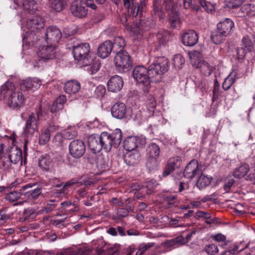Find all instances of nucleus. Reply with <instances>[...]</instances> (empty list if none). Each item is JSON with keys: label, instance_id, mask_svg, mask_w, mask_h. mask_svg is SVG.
<instances>
[{"label": "nucleus", "instance_id": "nucleus-56", "mask_svg": "<svg viewBox=\"0 0 255 255\" xmlns=\"http://www.w3.org/2000/svg\"><path fill=\"white\" fill-rule=\"evenodd\" d=\"M212 239L218 242H222V246H227L229 243V241H226V236L221 234H218L212 236Z\"/></svg>", "mask_w": 255, "mask_h": 255}, {"label": "nucleus", "instance_id": "nucleus-4", "mask_svg": "<svg viewBox=\"0 0 255 255\" xmlns=\"http://www.w3.org/2000/svg\"><path fill=\"white\" fill-rule=\"evenodd\" d=\"M132 75L136 82L142 85L144 92L148 93L150 88V83L147 69L143 66H136L133 70Z\"/></svg>", "mask_w": 255, "mask_h": 255}, {"label": "nucleus", "instance_id": "nucleus-45", "mask_svg": "<svg viewBox=\"0 0 255 255\" xmlns=\"http://www.w3.org/2000/svg\"><path fill=\"white\" fill-rule=\"evenodd\" d=\"M185 63V59L181 54H176L174 56L173 59V64L177 69L181 68L182 65Z\"/></svg>", "mask_w": 255, "mask_h": 255}, {"label": "nucleus", "instance_id": "nucleus-54", "mask_svg": "<svg viewBox=\"0 0 255 255\" xmlns=\"http://www.w3.org/2000/svg\"><path fill=\"white\" fill-rule=\"evenodd\" d=\"M235 79L234 77L228 76L224 80L222 88L224 90H228L229 89L232 85L235 83Z\"/></svg>", "mask_w": 255, "mask_h": 255}, {"label": "nucleus", "instance_id": "nucleus-22", "mask_svg": "<svg viewBox=\"0 0 255 255\" xmlns=\"http://www.w3.org/2000/svg\"><path fill=\"white\" fill-rule=\"evenodd\" d=\"M148 0H139V3L135 1L134 8L130 9V15L132 17H135L139 15L141 17L142 16L143 12L145 11L146 6L148 4Z\"/></svg>", "mask_w": 255, "mask_h": 255}, {"label": "nucleus", "instance_id": "nucleus-39", "mask_svg": "<svg viewBox=\"0 0 255 255\" xmlns=\"http://www.w3.org/2000/svg\"><path fill=\"white\" fill-rule=\"evenodd\" d=\"M241 10L247 16H255V5L254 4H246L242 7Z\"/></svg>", "mask_w": 255, "mask_h": 255}, {"label": "nucleus", "instance_id": "nucleus-41", "mask_svg": "<svg viewBox=\"0 0 255 255\" xmlns=\"http://www.w3.org/2000/svg\"><path fill=\"white\" fill-rule=\"evenodd\" d=\"M206 255H215L218 252V249L214 244H209L205 246L202 250Z\"/></svg>", "mask_w": 255, "mask_h": 255}, {"label": "nucleus", "instance_id": "nucleus-23", "mask_svg": "<svg viewBox=\"0 0 255 255\" xmlns=\"http://www.w3.org/2000/svg\"><path fill=\"white\" fill-rule=\"evenodd\" d=\"M234 26V22L231 19L226 18L223 21H221L217 24V28L219 31L223 32L227 36H228Z\"/></svg>", "mask_w": 255, "mask_h": 255}, {"label": "nucleus", "instance_id": "nucleus-57", "mask_svg": "<svg viewBox=\"0 0 255 255\" xmlns=\"http://www.w3.org/2000/svg\"><path fill=\"white\" fill-rule=\"evenodd\" d=\"M20 197V193L17 191H13L6 195L5 199L11 202L17 200Z\"/></svg>", "mask_w": 255, "mask_h": 255}, {"label": "nucleus", "instance_id": "nucleus-8", "mask_svg": "<svg viewBox=\"0 0 255 255\" xmlns=\"http://www.w3.org/2000/svg\"><path fill=\"white\" fill-rule=\"evenodd\" d=\"M69 150L70 155L75 158L82 156L86 150L84 141L80 139L72 140L69 144Z\"/></svg>", "mask_w": 255, "mask_h": 255}, {"label": "nucleus", "instance_id": "nucleus-46", "mask_svg": "<svg viewBox=\"0 0 255 255\" xmlns=\"http://www.w3.org/2000/svg\"><path fill=\"white\" fill-rule=\"evenodd\" d=\"M0 167L1 169H3V170H6L10 169L12 162H11V160L10 159L8 156H3V157H0Z\"/></svg>", "mask_w": 255, "mask_h": 255}, {"label": "nucleus", "instance_id": "nucleus-9", "mask_svg": "<svg viewBox=\"0 0 255 255\" xmlns=\"http://www.w3.org/2000/svg\"><path fill=\"white\" fill-rule=\"evenodd\" d=\"M24 102L23 94L14 90L7 98V104L11 108L19 109L24 104Z\"/></svg>", "mask_w": 255, "mask_h": 255}, {"label": "nucleus", "instance_id": "nucleus-63", "mask_svg": "<svg viewBox=\"0 0 255 255\" xmlns=\"http://www.w3.org/2000/svg\"><path fill=\"white\" fill-rule=\"evenodd\" d=\"M247 52H248V50L243 47L237 48L236 50L237 58L238 60H243Z\"/></svg>", "mask_w": 255, "mask_h": 255}, {"label": "nucleus", "instance_id": "nucleus-64", "mask_svg": "<svg viewBox=\"0 0 255 255\" xmlns=\"http://www.w3.org/2000/svg\"><path fill=\"white\" fill-rule=\"evenodd\" d=\"M200 5L203 7L208 12H212L213 11V6L211 3L205 0H199Z\"/></svg>", "mask_w": 255, "mask_h": 255}, {"label": "nucleus", "instance_id": "nucleus-40", "mask_svg": "<svg viewBox=\"0 0 255 255\" xmlns=\"http://www.w3.org/2000/svg\"><path fill=\"white\" fill-rule=\"evenodd\" d=\"M50 136L44 128L42 129L39 135V143L42 145H45L49 141Z\"/></svg>", "mask_w": 255, "mask_h": 255}, {"label": "nucleus", "instance_id": "nucleus-37", "mask_svg": "<svg viewBox=\"0 0 255 255\" xmlns=\"http://www.w3.org/2000/svg\"><path fill=\"white\" fill-rule=\"evenodd\" d=\"M212 180V177L202 174L197 181V185L199 188H203L210 184Z\"/></svg>", "mask_w": 255, "mask_h": 255}, {"label": "nucleus", "instance_id": "nucleus-25", "mask_svg": "<svg viewBox=\"0 0 255 255\" xmlns=\"http://www.w3.org/2000/svg\"><path fill=\"white\" fill-rule=\"evenodd\" d=\"M80 89V84L77 81L71 80L66 82L64 86L65 92L69 94L76 93Z\"/></svg>", "mask_w": 255, "mask_h": 255}, {"label": "nucleus", "instance_id": "nucleus-30", "mask_svg": "<svg viewBox=\"0 0 255 255\" xmlns=\"http://www.w3.org/2000/svg\"><path fill=\"white\" fill-rule=\"evenodd\" d=\"M146 151L147 156L158 158L160 149L158 145L155 143H151L148 145Z\"/></svg>", "mask_w": 255, "mask_h": 255}, {"label": "nucleus", "instance_id": "nucleus-28", "mask_svg": "<svg viewBox=\"0 0 255 255\" xmlns=\"http://www.w3.org/2000/svg\"><path fill=\"white\" fill-rule=\"evenodd\" d=\"M227 37L223 32L219 31L218 28L213 30L211 34V39L213 43L216 44L221 43Z\"/></svg>", "mask_w": 255, "mask_h": 255}, {"label": "nucleus", "instance_id": "nucleus-2", "mask_svg": "<svg viewBox=\"0 0 255 255\" xmlns=\"http://www.w3.org/2000/svg\"><path fill=\"white\" fill-rule=\"evenodd\" d=\"M72 48L75 60L83 61V64L85 66H88L93 62V57L90 53V47L89 43L80 44L74 41Z\"/></svg>", "mask_w": 255, "mask_h": 255}, {"label": "nucleus", "instance_id": "nucleus-32", "mask_svg": "<svg viewBox=\"0 0 255 255\" xmlns=\"http://www.w3.org/2000/svg\"><path fill=\"white\" fill-rule=\"evenodd\" d=\"M50 8L56 12L62 11L66 5L65 0H51L49 2Z\"/></svg>", "mask_w": 255, "mask_h": 255}, {"label": "nucleus", "instance_id": "nucleus-36", "mask_svg": "<svg viewBox=\"0 0 255 255\" xmlns=\"http://www.w3.org/2000/svg\"><path fill=\"white\" fill-rule=\"evenodd\" d=\"M23 8L29 13H33L37 9V5L34 0H23Z\"/></svg>", "mask_w": 255, "mask_h": 255}, {"label": "nucleus", "instance_id": "nucleus-62", "mask_svg": "<svg viewBox=\"0 0 255 255\" xmlns=\"http://www.w3.org/2000/svg\"><path fill=\"white\" fill-rule=\"evenodd\" d=\"M63 134L65 139H72L77 136V132L74 129H71L65 131Z\"/></svg>", "mask_w": 255, "mask_h": 255}, {"label": "nucleus", "instance_id": "nucleus-11", "mask_svg": "<svg viewBox=\"0 0 255 255\" xmlns=\"http://www.w3.org/2000/svg\"><path fill=\"white\" fill-rule=\"evenodd\" d=\"M44 25L43 18L38 15L34 16L32 18L28 19L26 22V26L29 31L33 32L43 28Z\"/></svg>", "mask_w": 255, "mask_h": 255}, {"label": "nucleus", "instance_id": "nucleus-5", "mask_svg": "<svg viewBox=\"0 0 255 255\" xmlns=\"http://www.w3.org/2000/svg\"><path fill=\"white\" fill-rule=\"evenodd\" d=\"M114 62L117 70L120 72L128 71L132 66L130 56L126 51L123 49L116 53Z\"/></svg>", "mask_w": 255, "mask_h": 255}, {"label": "nucleus", "instance_id": "nucleus-61", "mask_svg": "<svg viewBox=\"0 0 255 255\" xmlns=\"http://www.w3.org/2000/svg\"><path fill=\"white\" fill-rule=\"evenodd\" d=\"M141 187H142L137 183H133L130 187L129 192H133L134 196L137 198H139L141 196L139 194L138 191L141 189Z\"/></svg>", "mask_w": 255, "mask_h": 255}, {"label": "nucleus", "instance_id": "nucleus-34", "mask_svg": "<svg viewBox=\"0 0 255 255\" xmlns=\"http://www.w3.org/2000/svg\"><path fill=\"white\" fill-rule=\"evenodd\" d=\"M198 68H199L201 72L205 76H209L212 71V67L205 61H201L198 63Z\"/></svg>", "mask_w": 255, "mask_h": 255}, {"label": "nucleus", "instance_id": "nucleus-6", "mask_svg": "<svg viewBox=\"0 0 255 255\" xmlns=\"http://www.w3.org/2000/svg\"><path fill=\"white\" fill-rule=\"evenodd\" d=\"M164 4L168 13V20L170 26L173 28L179 27L181 20L175 8L173 0H165Z\"/></svg>", "mask_w": 255, "mask_h": 255}, {"label": "nucleus", "instance_id": "nucleus-53", "mask_svg": "<svg viewBox=\"0 0 255 255\" xmlns=\"http://www.w3.org/2000/svg\"><path fill=\"white\" fill-rule=\"evenodd\" d=\"M113 44V48H124L126 45L125 40L122 36L116 37Z\"/></svg>", "mask_w": 255, "mask_h": 255}, {"label": "nucleus", "instance_id": "nucleus-31", "mask_svg": "<svg viewBox=\"0 0 255 255\" xmlns=\"http://www.w3.org/2000/svg\"><path fill=\"white\" fill-rule=\"evenodd\" d=\"M39 166L44 170H48L52 166V160L49 155H41L39 158Z\"/></svg>", "mask_w": 255, "mask_h": 255}, {"label": "nucleus", "instance_id": "nucleus-47", "mask_svg": "<svg viewBox=\"0 0 255 255\" xmlns=\"http://www.w3.org/2000/svg\"><path fill=\"white\" fill-rule=\"evenodd\" d=\"M242 47L247 49L248 51H251L253 48V43L248 36H245L242 39Z\"/></svg>", "mask_w": 255, "mask_h": 255}, {"label": "nucleus", "instance_id": "nucleus-51", "mask_svg": "<svg viewBox=\"0 0 255 255\" xmlns=\"http://www.w3.org/2000/svg\"><path fill=\"white\" fill-rule=\"evenodd\" d=\"M225 248L228 249V250L225 251V252H229L230 253V255H238L239 253L243 252L244 250V249H239V246L237 244H234L232 246L229 248L225 246Z\"/></svg>", "mask_w": 255, "mask_h": 255}, {"label": "nucleus", "instance_id": "nucleus-44", "mask_svg": "<svg viewBox=\"0 0 255 255\" xmlns=\"http://www.w3.org/2000/svg\"><path fill=\"white\" fill-rule=\"evenodd\" d=\"M182 163V160L179 156H175L170 158L167 163L170 167L175 170V168H179Z\"/></svg>", "mask_w": 255, "mask_h": 255}, {"label": "nucleus", "instance_id": "nucleus-33", "mask_svg": "<svg viewBox=\"0 0 255 255\" xmlns=\"http://www.w3.org/2000/svg\"><path fill=\"white\" fill-rule=\"evenodd\" d=\"M249 170L250 167L249 165L247 164H244L235 170L233 173V175L235 178H242L246 175V174L249 171Z\"/></svg>", "mask_w": 255, "mask_h": 255}, {"label": "nucleus", "instance_id": "nucleus-35", "mask_svg": "<svg viewBox=\"0 0 255 255\" xmlns=\"http://www.w3.org/2000/svg\"><path fill=\"white\" fill-rule=\"evenodd\" d=\"M152 14L159 17V19H163L165 16L162 9L160 3L157 0H155L153 5Z\"/></svg>", "mask_w": 255, "mask_h": 255}, {"label": "nucleus", "instance_id": "nucleus-42", "mask_svg": "<svg viewBox=\"0 0 255 255\" xmlns=\"http://www.w3.org/2000/svg\"><path fill=\"white\" fill-rule=\"evenodd\" d=\"M183 236H179L174 239L167 240L164 243V246L167 248L171 247L175 245H182V241H183Z\"/></svg>", "mask_w": 255, "mask_h": 255}, {"label": "nucleus", "instance_id": "nucleus-12", "mask_svg": "<svg viewBox=\"0 0 255 255\" xmlns=\"http://www.w3.org/2000/svg\"><path fill=\"white\" fill-rule=\"evenodd\" d=\"M41 85V81L37 78H28L23 80L20 84L22 90L35 91Z\"/></svg>", "mask_w": 255, "mask_h": 255}, {"label": "nucleus", "instance_id": "nucleus-19", "mask_svg": "<svg viewBox=\"0 0 255 255\" xmlns=\"http://www.w3.org/2000/svg\"><path fill=\"white\" fill-rule=\"evenodd\" d=\"M113 49V44L112 41L106 40L101 43L97 49V55L102 58L108 57Z\"/></svg>", "mask_w": 255, "mask_h": 255}, {"label": "nucleus", "instance_id": "nucleus-13", "mask_svg": "<svg viewBox=\"0 0 255 255\" xmlns=\"http://www.w3.org/2000/svg\"><path fill=\"white\" fill-rule=\"evenodd\" d=\"M37 122L33 117V113H32L26 121L25 126L24 128L23 133L27 137L31 136L37 130Z\"/></svg>", "mask_w": 255, "mask_h": 255}, {"label": "nucleus", "instance_id": "nucleus-17", "mask_svg": "<svg viewBox=\"0 0 255 255\" xmlns=\"http://www.w3.org/2000/svg\"><path fill=\"white\" fill-rule=\"evenodd\" d=\"M71 11L74 16L79 17H84L87 14V9L85 3L80 1H75L72 3Z\"/></svg>", "mask_w": 255, "mask_h": 255}, {"label": "nucleus", "instance_id": "nucleus-59", "mask_svg": "<svg viewBox=\"0 0 255 255\" xmlns=\"http://www.w3.org/2000/svg\"><path fill=\"white\" fill-rule=\"evenodd\" d=\"M96 164L97 167L102 170H107L109 168L108 163L106 162L103 157H99L97 158Z\"/></svg>", "mask_w": 255, "mask_h": 255}, {"label": "nucleus", "instance_id": "nucleus-58", "mask_svg": "<svg viewBox=\"0 0 255 255\" xmlns=\"http://www.w3.org/2000/svg\"><path fill=\"white\" fill-rule=\"evenodd\" d=\"M163 201L167 205H174L177 203V196L175 195H165L163 197Z\"/></svg>", "mask_w": 255, "mask_h": 255}, {"label": "nucleus", "instance_id": "nucleus-18", "mask_svg": "<svg viewBox=\"0 0 255 255\" xmlns=\"http://www.w3.org/2000/svg\"><path fill=\"white\" fill-rule=\"evenodd\" d=\"M123 85L124 82L122 77L118 75H114L109 80L107 87L109 91L117 92L122 89Z\"/></svg>", "mask_w": 255, "mask_h": 255}, {"label": "nucleus", "instance_id": "nucleus-16", "mask_svg": "<svg viewBox=\"0 0 255 255\" xmlns=\"http://www.w3.org/2000/svg\"><path fill=\"white\" fill-rule=\"evenodd\" d=\"M144 140H141L136 136H128L124 141V148L127 151H137L135 150L140 144H143Z\"/></svg>", "mask_w": 255, "mask_h": 255}, {"label": "nucleus", "instance_id": "nucleus-26", "mask_svg": "<svg viewBox=\"0 0 255 255\" xmlns=\"http://www.w3.org/2000/svg\"><path fill=\"white\" fill-rule=\"evenodd\" d=\"M91 251L89 248L82 247L76 250L68 249L60 254V255H89Z\"/></svg>", "mask_w": 255, "mask_h": 255}, {"label": "nucleus", "instance_id": "nucleus-24", "mask_svg": "<svg viewBox=\"0 0 255 255\" xmlns=\"http://www.w3.org/2000/svg\"><path fill=\"white\" fill-rule=\"evenodd\" d=\"M140 159L138 151H132L127 152L124 156L125 162L129 166H134L137 164Z\"/></svg>", "mask_w": 255, "mask_h": 255}, {"label": "nucleus", "instance_id": "nucleus-15", "mask_svg": "<svg viewBox=\"0 0 255 255\" xmlns=\"http://www.w3.org/2000/svg\"><path fill=\"white\" fill-rule=\"evenodd\" d=\"M182 42L184 45L192 46L196 44L198 40V36L194 30H188L182 36Z\"/></svg>", "mask_w": 255, "mask_h": 255}, {"label": "nucleus", "instance_id": "nucleus-52", "mask_svg": "<svg viewBox=\"0 0 255 255\" xmlns=\"http://www.w3.org/2000/svg\"><path fill=\"white\" fill-rule=\"evenodd\" d=\"M244 0H226V5L229 8H235L241 6Z\"/></svg>", "mask_w": 255, "mask_h": 255}, {"label": "nucleus", "instance_id": "nucleus-20", "mask_svg": "<svg viewBox=\"0 0 255 255\" xmlns=\"http://www.w3.org/2000/svg\"><path fill=\"white\" fill-rule=\"evenodd\" d=\"M88 146L94 153L100 152L102 149V142L100 135L94 134L89 136L88 139Z\"/></svg>", "mask_w": 255, "mask_h": 255}, {"label": "nucleus", "instance_id": "nucleus-49", "mask_svg": "<svg viewBox=\"0 0 255 255\" xmlns=\"http://www.w3.org/2000/svg\"><path fill=\"white\" fill-rule=\"evenodd\" d=\"M41 193V189L40 188H36L33 190L28 191L25 192V194L29 199L35 200L37 199Z\"/></svg>", "mask_w": 255, "mask_h": 255}, {"label": "nucleus", "instance_id": "nucleus-21", "mask_svg": "<svg viewBox=\"0 0 255 255\" xmlns=\"http://www.w3.org/2000/svg\"><path fill=\"white\" fill-rule=\"evenodd\" d=\"M198 171V163L197 161L192 160L185 168L184 176L186 178L192 179L195 176Z\"/></svg>", "mask_w": 255, "mask_h": 255}, {"label": "nucleus", "instance_id": "nucleus-14", "mask_svg": "<svg viewBox=\"0 0 255 255\" xmlns=\"http://www.w3.org/2000/svg\"><path fill=\"white\" fill-rule=\"evenodd\" d=\"M127 109L126 105L122 102L116 103L111 108L112 116L117 119L122 120L126 117Z\"/></svg>", "mask_w": 255, "mask_h": 255}, {"label": "nucleus", "instance_id": "nucleus-27", "mask_svg": "<svg viewBox=\"0 0 255 255\" xmlns=\"http://www.w3.org/2000/svg\"><path fill=\"white\" fill-rule=\"evenodd\" d=\"M14 90V86L12 83L6 82L0 87V96L3 98H5L6 97L8 98Z\"/></svg>", "mask_w": 255, "mask_h": 255}, {"label": "nucleus", "instance_id": "nucleus-55", "mask_svg": "<svg viewBox=\"0 0 255 255\" xmlns=\"http://www.w3.org/2000/svg\"><path fill=\"white\" fill-rule=\"evenodd\" d=\"M64 138L63 133L58 132L54 136L53 139V142L55 145L60 146L62 145Z\"/></svg>", "mask_w": 255, "mask_h": 255}, {"label": "nucleus", "instance_id": "nucleus-38", "mask_svg": "<svg viewBox=\"0 0 255 255\" xmlns=\"http://www.w3.org/2000/svg\"><path fill=\"white\" fill-rule=\"evenodd\" d=\"M146 166L150 172L157 170L159 167L157 158L147 156Z\"/></svg>", "mask_w": 255, "mask_h": 255}, {"label": "nucleus", "instance_id": "nucleus-48", "mask_svg": "<svg viewBox=\"0 0 255 255\" xmlns=\"http://www.w3.org/2000/svg\"><path fill=\"white\" fill-rule=\"evenodd\" d=\"M183 5L186 9H191L198 11L200 9V6L193 3L192 0H183Z\"/></svg>", "mask_w": 255, "mask_h": 255}, {"label": "nucleus", "instance_id": "nucleus-7", "mask_svg": "<svg viewBox=\"0 0 255 255\" xmlns=\"http://www.w3.org/2000/svg\"><path fill=\"white\" fill-rule=\"evenodd\" d=\"M56 46L53 44L40 46L37 52L39 58L44 62L54 59L56 57Z\"/></svg>", "mask_w": 255, "mask_h": 255}, {"label": "nucleus", "instance_id": "nucleus-1", "mask_svg": "<svg viewBox=\"0 0 255 255\" xmlns=\"http://www.w3.org/2000/svg\"><path fill=\"white\" fill-rule=\"evenodd\" d=\"M169 68V61L165 57L157 58L156 62L150 65L147 69L150 83L159 82L161 75L167 71Z\"/></svg>", "mask_w": 255, "mask_h": 255}, {"label": "nucleus", "instance_id": "nucleus-43", "mask_svg": "<svg viewBox=\"0 0 255 255\" xmlns=\"http://www.w3.org/2000/svg\"><path fill=\"white\" fill-rule=\"evenodd\" d=\"M169 34L168 31L162 30L157 33V39L160 45H163L168 40Z\"/></svg>", "mask_w": 255, "mask_h": 255}, {"label": "nucleus", "instance_id": "nucleus-29", "mask_svg": "<svg viewBox=\"0 0 255 255\" xmlns=\"http://www.w3.org/2000/svg\"><path fill=\"white\" fill-rule=\"evenodd\" d=\"M22 150L17 147H15L11 149L8 156L12 163L17 164L22 159Z\"/></svg>", "mask_w": 255, "mask_h": 255}, {"label": "nucleus", "instance_id": "nucleus-60", "mask_svg": "<svg viewBox=\"0 0 255 255\" xmlns=\"http://www.w3.org/2000/svg\"><path fill=\"white\" fill-rule=\"evenodd\" d=\"M59 126L51 121L46 128H44L50 135L51 133L55 132L59 129Z\"/></svg>", "mask_w": 255, "mask_h": 255}, {"label": "nucleus", "instance_id": "nucleus-10", "mask_svg": "<svg viewBox=\"0 0 255 255\" xmlns=\"http://www.w3.org/2000/svg\"><path fill=\"white\" fill-rule=\"evenodd\" d=\"M62 37L60 29L56 26L49 27L45 32V38L47 43L55 44Z\"/></svg>", "mask_w": 255, "mask_h": 255}, {"label": "nucleus", "instance_id": "nucleus-50", "mask_svg": "<svg viewBox=\"0 0 255 255\" xmlns=\"http://www.w3.org/2000/svg\"><path fill=\"white\" fill-rule=\"evenodd\" d=\"M127 15L126 14H123L121 16L120 21L126 27L127 29H130L131 28L130 23L131 21V15ZM131 16H132L131 15Z\"/></svg>", "mask_w": 255, "mask_h": 255}, {"label": "nucleus", "instance_id": "nucleus-3", "mask_svg": "<svg viewBox=\"0 0 255 255\" xmlns=\"http://www.w3.org/2000/svg\"><path fill=\"white\" fill-rule=\"evenodd\" d=\"M102 147L106 151H109L112 147L117 148L122 140V132L117 128L111 132H102L101 134Z\"/></svg>", "mask_w": 255, "mask_h": 255}]
</instances>
